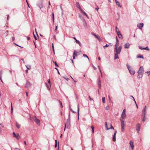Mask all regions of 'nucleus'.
Wrapping results in <instances>:
<instances>
[{
	"label": "nucleus",
	"mask_w": 150,
	"mask_h": 150,
	"mask_svg": "<svg viewBox=\"0 0 150 150\" xmlns=\"http://www.w3.org/2000/svg\"><path fill=\"white\" fill-rule=\"evenodd\" d=\"M126 116V111L125 109H124L122 112V114L121 115V118L120 120L121 122V131L122 132H123L125 128V118Z\"/></svg>",
	"instance_id": "1"
},
{
	"label": "nucleus",
	"mask_w": 150,
	"mask_h": 150,
	"mask_svg": "<svg viewBox=\"0 0 150 150\" xmlns=\"http://www.w3.org/2000/svg\"><path fill=\"white\" fill-rule=\"evenodd\" d=\"M119 50L118 48H115V57L114 59H118L119 57L118 56V54H119L120 53L121 51L119 52Z\"/></svg>",
	"instance_id": "2"
},
{
	"label": "nucleus",
	"mask_w": 150,
	"mask_h": 150,
	"mask_svg": "<svg viewBox=\"0 0 150 150\" xmlns=\"http://www.w3.org/2000/svg\"><path fill=\"white\" fill-rule=\"evenodd\" d=\"M70 120H67L66 123L65 125L64 131H65V128L66 127L67 129H69L70 127Z\"/></svg>",
	"instance_id": "3"
},
{
	"label": "nucleus",
	"mask_w": 150,
	"mask_h": 150,
	"mask_svg": "<svg viewBox=\"0 0 150 150\" xmlns=\"http://www.w3.org/2000/svg\"><path fill=\"white\" fill-rule=\"evenodd\" d=\"M37 5L41 9L43 7L42 1V0H39L37 4Z\"/></svg>",
	"instance_id": "4"
},
{
	"label": "nucleus",
	"mask_w": 150,
	"mask_h": 150,
	"mask_svg": "<svg viewBox=\"0 0 150 150\" xmlns=\"http://www.w3.org/2000/svg\"><path fill=\"white\" fill-rule=\"evenodd\" d=\"M127 69H128L129 73L133 75H134L135 74V71L134 70H132L131 69H130V66L128 64H127Z\"/></svg>",
	"instance_id": "5"
},
{
	"label": "nucleus",
	"mask_w": 150,
	"mask_h": 150,
	"mask_svg": "<svg viewBox=\"0 0 150 150\" xmlns=\"http://www.w3.org/2000/svg\"><path fill=\"white\" fill-rule=\"evenodd\" d=\"M33 120L38 125L40 124V120L38 119H37L36 116H34L33 118Z\"/></svg>",
	"instance_id": "6"
},
{
	"label": "nucleus",
	"mask_w": 150,
	"mask_h": 150,
	"mask_svg": "<svg viewBox=\"0 0 150 150\" xmlns=\"http://www.w3.org/2000/svg\"><path fill=\"white\" fill-rule=\"evenodd\" d=\"M143 72L144 69L143 67L141 66L138 71V73H143Z\"/></svg>",
	"instance_id": "7"
},
{
	"label": "nucleus",
	"mask_w": 150,
	"mask_h": 150,
	"mask_svg": "<svg viewBox=\"0 0 150 150\" xmlns=\"http://www.w3.org/2000/svg\"><path fill=\"white\" fill-rule=\"evenodd\" d=\"M117 34L119 37V38L121 39H122L123 38L120 32L119 31L118 32H117Z\"/></svg>",
	"instance_id": "8"
},
{
	"label": "nucleus",
	"mask_w": 150,
	"mask_h": 150,
	"mask_svg": "<svg viewBox=\"0 0 150 150\" xmlns=\"http://www.w3.org/2000/svg\"><path fill=\"white\" fill-rule=\"evenodd\" d=\"M144 25V24L143 23H140L139 24H138L137 25V27L139 28V29H142V28L143 27Z\"/></svg>",
	"instance_id": "9"
},
{
	"label": "nucleus",
	"mask_w": 150,
	"mask_h": 150,
	"mask_svg": "<svg viewBox=\"0 0 150 150\" xmlns=\"http://www.w3.org/2000/svg\"><path fill=\"white\" fill-rule=\"evenodd\" d=\"M147 108L146 106H145L144 107V108L142 110V114L144 115H146V108Z\"/></svg>",
	"instance_id": "10"
},
{
	"label": "nucleus",
	"mask_w": 150,
	"mask_h": 150,
	"mask_svg": "<svg viewBox=\"0 0 150 150\" xmlns=\"http://www.w3.org/2000/svg\"><path fill=\"white\" fill-rule=\"evenodd\" d=\"M73 38L76 40V43L78 44L80 47H81L82 46V44L80 42L79 40H77L75 37H73Z\"/></svg>",
	"instance_id": "11"
},
{
	"label": "nucleus",
	"mask_w": 150,
	"mask_h": 150,
	"mask_svg": "<svg viewBox=\"0 0 150 150\" xmlns=\"http://www.w3.org/2000/svg\"><path fill=\"white\" fill-rule=\"evenodd\" d=\"M117 132V131L116 130H115V131L114 133V134L113 137H112V140L114 141H115L116 140V135Z\"/></svg>",
	"instance_id": "12"
},
{
	"label": "nucleus",
	"mask_w": 150,
	"mask_h": 150,
	"mask_svg": "<svg viewBox=\"0 0 150 150\" xmlns=\"http://www.w3.org/2000/svg\"><path fill=\"white\" fill-rule=\"evenodd\" d=\"M13 136L15 137H16V139H18L20 137V136L18 134H16L14 132L13 133Z\"/></svg>",
	"instance_id": "13"
},
{
	"label": "nucleus",
	"mask_w": 150,
	"mask_h": 150,
	"mask_svg": "<svg viewBox=\"0 0 150 150\" xmlns=\"http://www.w3.org/2000/svg\"><path fill=\"white\" fill-rule=\"evenodd\" d=\"M140 124L139 123L137 124V128L136 130L137 131V133H139V131L140 130V126H139Z\"/></svg>",
	"instance_id": "14"
},
{
	"label": "nucleus",
	"mask_w": 150,
	"mask_h": 150,
	"mask_svg": "<svg viewBox=\"0 0 150 150\" xmlns=\"http://www.w3.org/2000/svg\"><path fill=\"white\" fill-rule=\"evenodd\" d=\"M130 46V44L129 43H126L124 45V48H129V47Z\"/></svg>",
	"instance_id": "15"
},
{
	"label": "nucleus",
	"mask_w": 150,
	"mask_h": 150,
	"mask_svg": "<svg viewBox=\"0 0 150 150\" xmlns=\"http://www.w3.org/2000/svg\"><path fill=\"white\" fill-rule=\"evenodd\" d=\"M76 52L77 51L76 50H75L74 51V52L73 53V57L74 59H75V56H77V54H76Z\"/></svg>",
	"instance_id": "16"
},
{
	"label": "nucleus",
	"mask_w": 150,
	"mask_h": 150,
	"mask_svg": "<svg viewBox=\"0 0 150 150\" xmlns=\"http://www.w3.org/2000/svg\"><path fill=\"white\" fill-rule=\"evenodd\" d=\"M30 83L28 81H26L25 85V87L26 88H28L30 86Z\"/></svg>",
	"instance_id": "17"
},
{
	"label": "nucleus",
	"mask_w": 150,
	"mask_h": 150,
	"mask_svg": "<svg viewBox=\"0 0 150 150\" xmlns=\"http://www.w3.org/2000/svg\"><path fill=\"white\" fill-rule=\"evenodd\" d=\"M76 6L80 10H81V8L80 6V5L79 4V3L78 2H77L76 3Z\"/></svg>",
	"instance_id": "18"
},
{
	"label": "nucleus",
	"mask_w": 150,
	"mask_h": 150,
	"mask_svg": "<svg viewBox=\"0 0 150 150\" xmlns=\"http://www.w3.org/2000/svg\"><path fill=\"white\" fill-rule=\"evenodd\" d=\"M138 75L137 76V78L139 79L142 77L143 75V73H138Z\"/></svg>",
	"instance_id": "19"
},
{
	"label": "nucleus",
	"mask_w": 150,
	"mask_h": 150,
	"mask_svg": "<svg viewBox=\"0 0 150 150\" xmlns=\"http://www.w3.org/2000/svg\"><path fill=\"white\" fill-rule=\"evenodd\" d=\"M98 86L99 87V88L100 89L101 88V81L100 80L99 78L98 79Z\"/></svg>",
	"instance_id": "20"
},
{
	"label": "nucleus",
	"mask_w": 150,
	"mask_h": 150,
	"mask_svg": "<svg viewBox=\"0 0 150 150\" xmlns=\"http://www.w3.org/2000/svg\"><path fill=\"white\" fill-rule=\"evenodd\" d=\"M129 144L131 147L132 149H133V148L134 147L133 143L132 142L130 141L129 142Z\"/></svg>",
	"instance_id": "21"
},
{
	"label": "nucleus",
	"mask_w": 150,
	"mask_h": 150,
	"mask_svg": "<svg viewBox=\"0 0 150 150\" xmlns=\"http://www.w3.org/2000/svg\"><path fill=\"white\" fill-rule=\"evenodd\" d=\"M115 1L116 4L120 8L121 7V6L120 5V4L119 2L117 1V0H115Z\"/></svg>",
	"instance_id": "22"
},
{
	"label": "nucleus",
	"mask_w": 150,
	"mask_h": 150,
	"mask_svg": "<svg viewBox=\"0 0 150 150\" xmlns=\"http://www.w3.org/2000/svg\"><path fill=\"white\" fill-rule=\"evenodd\" d=\"M3 74V71L2 70H0V80L2 82V80L1 78V76Z\"/></svg>",
	"instance_id": "23"
},
{
	"label": "nucleus",
	"mask_w": 150,
	"mask_h": 150,
	"mask_svg": "<svg viewBox=\"0 0 150 150\" xmlns=\"http://www.w3.org/2000/svg\"><path fill=\"white\" fill-rule=\"evenodd\" d=\"M96 38L98 40L99 42H101L102 41V39L98 35Z\"/></svg>",
	"instance_id": "24"
},
{
	"label": "nucleus",
	"mask_w": 150,
	"mask_h": 150,
	"mask_svg": "<svg viewBox=\"0 0 150 150\" xmlns=\"http://www.w3.org/2000/svg\"><path fill=\"white\" fill-rule=\"evenodd\" d=\"M16 127L18 129H19L21 127V125L20 124H19L17 122H16Z\"/></svg>",
	"instance_id": "25"
},
{
	"label": "nucleus",
	"mask_w": 150,
	"mask_h": 150,
	"mask_svg": "<svg viewBox=\"0 0 150 150\" xmlns=\"http://www.w3.org/2000/svg\"><path fill=\"white\" fill-rule=\"evenodd\" d=\"M137 58H141L142 59H144V57L141 54H138V55Z\"/></svg>",
	"instance_id": "26"
},
{
	"label": "nucleus",
	"mask_w": 150,
	"mask_h": 150,
	"mask_svg": "<svg viewBox=\"0 0 150 150\" xmlns=\"http://www.w3.org/2000/svg\"><path fill=\"white\" fill-rule=\"evenodd\" d=\"M146 119V117L145 115H144V116L143 117V118L142 119V121L143 122H144L145 121Z\"/></svg>",
	"instance_id": "27"
},
{
	"label": "nucleus",
	"mask_w": 150,
	"mask_h": 150,
	"mask_svg": "<svg viewBox=\"0 0 150 150\" xmlns=\"http://www.w3.org/2000/svg\"><path fill=\"white\" fill-rule=\"evenodd\" d=\"M45 84L46 85V86H47V89L48 90H50V85H49V84H48V83H45Z\"/></svg>",
	"instance_id": "28"
},
{
	"label": "nucleus",
	"mask_w": 150,
	"mask_h": 150,
	"mask_svg": "<svg viewBox=\"0 0 150 150\" xmlns=\"http://www.w3.org/2000/svg\"><path fill=\"white\" fill-rule=\"evenodd\" d=\"M25 66H26V68L28 69H30L31 68V66L30 65H27V66L26 65Z\"/></svg>",
	"instance_id": "29"
},
{
	"label": "nucleus",
	"mask_w": 150,
	"mask_h": 150,
	"mask_svg": "<svg viewBox=\"0 0 150 150\" xmlns=\"http://www.w3.org/2000/svg\"><path fill=\"white\" fill-rule=\"evenodd\" d=\"M81 11H82V13L83 14H84L85 15H86L87 17H88V16L87 15L86 13V12H84V11H83L82 9H81Z\"/></svg>",
	"instance_id": "30"
},
{
	"label": "nucleus",
	"mask_w": 150,
	"mask_h": 150,
	"mask_svg": "<svg viewBox=\"0 0 150 150\" xmlns=\"http://www.w3.org/2000/svg\"><path fill=\"white\" fill-rule=\"evenodd\" d=\"M119 42H116L115 45V48H117L119 45Z\"/></svg>",
	"instance_id": "31"
},
{
	"label": "nucleus",
	"mask_w": 150,
	"mask_h": 150,
	"mask_svg": "<svg viewBox=\"0 0 150 150\" xmlns=\"http://www.w3.org/2000/svg\"><path fill=\"white\" fill-rule=\"evenodd\" d=\"M91 127L92 129V133H94V127L93 126H92Z\"/></svg>",
	"instance_id": "32"
},
{
	"label": "nucleus",
	"mask_w": 150,
	"mask_h": 150,
	"mask_svg": "<svg viewBox=\"0 0 150 150\" xmlns=\"http://www.w3.org/2000/svg\"><path fill=\"white\" fill-rule=\"evenodd\" d=\"M58 102L59 105H61L62 108L63 107L62 104V102L59 100H58Z\"/></svg>",
	"instance_id": "33"
},
{
	"label": "nucleus",
	"mask_w": 150,
	"mask_h": 150,
	"mask_svg": "<svg viewBox=\"0 0 150 150\" xmlns=\"http://www.w3.org/2000/svg\"><path fill=\"white\" fill-rule=\"evenodd\" d=\"M78 116L79 117V104H78Z\"/></svg>",
	"instance_id": "34"
},
{
	"label": "nucleus",
	"mask_w": 150,
	"mask_h": 150,
	"mask_svg": "<svg viewBox=\"0 0 150 150\" xmlns=\"http://www.w3.org/2000/svg\"><path fill=\"white\" fill-rule=\"evenodd\" d=\"M102 101L103 103H105V98L103 97L102 98Z\"/></svg>",
	"instance_id": "35"
},
{
	"label": "nucleus",
	"mask_w": 150,
	"mask_h": 150,
	"mask_svg": "<svg viewBox=\"0 0 150 150\" xmlns=\"http://www.w3.org/2000/svg\"><path fill=\"white\" fill-rule=\"evenodd\" d=\"M52 48L53 50L54 53V45H53V43H52Z\"/></svg>",
	"instance_id": "36"
},
{
	"label": "nucleus",
	"mask_w": 150,
	"mask_h": 150,
	"mask_svg": "<svg viewBox=\"0 0 150 150\" xmlns=\"http://www.w3.org/2000/svg\"><path fill=\"white\" fill-rule=\"evenodd\" d=\"M143 49H144V50H146L148 51L149 50V49L148 48V47H144L143 48Z\"/></svg>",
	"instance_id": "37"
},
{
	"label": "nucleus",
	"mask_w": 150,
	"mask_h": 150,
	"mask_svg": "<svg viewBox=\"0 0 150 150\" xmlns=\"http://www.w3.org/2000/svg\"><path fill=\"white\" fill-rule=\"evenodd\" d=\"M113 129V130H114V127H113V126L111 125V127L110 128H107V130H108L109 129Z\"/></svg>",
	"instance_id": "38"
},
{
	"label": "nucleus",
	"mask_w": 150,
	"mask_h": 150,
	"mask_svg": "<svg viewBox=\"0 0 150 150\" xmlns=\"http://www.w3.org/2000/svg\"><path fill=\"white\" fill-rule=\"evenodd\" d=\"M83 56L84 57L87 58H88V60H89V59L88 57L87 56V55H86L85 54H83Z\"/></svg>",
	"instance_id": "39"
},
{
	"label": "nucleus",
	"mask_w": 150,
	"mask_h": 150,
	"mask_svg": "<svg viewBox=\"0 0 150 150\" xmlns=\"http://www.w3.org/2000/svg\"><path fill=\"white\" fill-rule=\"evenodd\" d=\"M92 34L96 38V37H97V36H98L97 35H96V34L95 33H92Z\"/></svg>",
	"instance_id": "40"
},
{
	"label": "nucleus",
	"mask_w": 150,
	"mask_h": 150,
	"mask_svg": "<svg viewBox=\"0 0 150 150\" xmlns=\"http://www.w3.org/2000/svg\"><path fill=\"white\" fill-rule=\"evenodd\" d=\"M118 48L119 50V52L121 51V50L122 48V47L121 46H120L119 47H118Z\"/></svg>",
	"instance_id": "41"
},
{
	"label": "nucleus",
	"mask_w": 150,
	"mask_h": 150,
	"mask_svg": "<svg viewBox=\"0 0 150 150\" xmlns=\"http://www.w3.org/2000/svg\"><path fill=\"white\" fill-rule=\"evenodd\" d=\"M48 84H49V85L50 86H51V83H50V79H49L48 80Z\"/></svg>",
	"instance_id": "42"
},
{
	"label": "nucleus",
	"mask_w": 150,
	"mask_h": 150,
	"mask_svg": "<svg viewBox=\"0 0 150 150\" xmlns=\"http://www.w3.org/2000/svg\"><path fill=\"white\" fill-rule=\"evenodd\" d=\"M67 120H70V113H69V114L68 118V119Z\"/></svg>",
	"instance_id": "43"
},
{
	"label": "nucleus",
	"mask_w": 150,
	"mask_h": 150,
	"mask_svg": "<svg viewBox=\"0 0 150 150\" xmlns=\"http://www.w3.org/2000/svg\"><path fill=\"white\" fill-rule=\"evenodd\" d=\"M54 64L57 67H59L57 63L55 61H54Z\"/></svg>",
	"instance_id": "44"
},
{
	"label": "nucleus",
	"mask_w": 150,
	"mask_h": 150,
	"mask_svg": "<svg viewBox=\"0 0 150 150\" xmlns=\"http://www.w3.org/2000/svg\"><path fill=\"white\" fill-rule=\"evenodd\" d=\"M70 109L73 113H76V112L73 111L71 108H70Z\"/></svg>",
	"instance_id": "45"
},
{
	"label": "nucleus",
	"mask_w": 150,
	"mask_h": 150,
	"mask_svg": "<svg viewBox=\"0 0 150 150\" xmlns=\"http://www.w3.org/2000/svg\"><path fill=\"white\" fill-rule=\"evenodd\" d=\"M33 34L34 37V38H35V40H37L38 38L35 35H34V33H33Z\"/></svg>",
	"instance_id": "46"
},
{
	"label": "nucleus",
	"mask_w": 150,
	"mask_h": 150,
	"mask_svg": "<svg viewBox=\"0 0 150 150\" xmlns=\"http://www.w3.org/2000/svg\"><path fill=\"white\" fill-rule=\"evenodd\" d=\"M109 46V45L106 44L105 45L103 46V47L104 48V47H108Z\"/></svg>",
	"instance_id": "47"
},
{
	"label": "nucleus",
	"mask_w": 150,
	"mask_h": 150,
	"mask_svg": "<svg viewBox=\"0 0 150 150\" xmlns=\"http://www.w3.org/2000/svg\"><path fill=\"white\" fill-rule=\"evenodd\" d=\"M139 48L140 49H141V50H144V49H143V48H142V47L141 46H139Z\"/></svg>",
	"instance_id": "48"
},
{
	"label": "nucleus",
	"mask_w": 150,
	"mask_h": 150,
	"mask_svg": "<svg viewBox=\"0 0 150 150\" xmlns=\"http://www.w3.org/2000/svg\"><path fill=\"white\" fill-rule=\"evenodd\" d=\"M98 68L99 69V70H100V73H101V70H100V66H98Z\"/></svg>",
	"instance_id": "49"
},
{
	"label": "nucleus",
	"mask_w": 150,
	"mask_h": 150,
	"mask_svg": "<svg viewBox=\"0 0 150 150\" xmlns=\"http://www.w3.org/2000/svg\"><path fill=\"white\" fill-rule=\"evenodd\" d=\"M11 112H12V111H13V107H12V103L11 102Z\"/></svg>",
	"instance_id": "50"
},
{
	"label": "nucleus",
	"mask_w": 150,
	"mask_h": 150,
	"mask_svg": "<svg viewBox=\"0 0 150 150\" xmlns=\"http://www.w3.org/2000/svg\"><path fill=\"white\" fill-rule=\"evenodd\" d=\"M133 99L134 101V102L135 103V104H136V105L137 107H138L137 105V104H136V101H135V99H134V98H133Z\"/></svg>",
	"instance_id": "51"
},
{
	"label": "nucleus",
	"mask_w": 150,
	"mask_h": 150,
	"mask_svg": "<svg viewBox=\"0 0 150 150\" xmlns=\"http://www.w3.org/2000/svg\"><path fill=\"white\" fill-rule=\"evenodd\" d=\"M105 127L107 128H108L107 127V123L106 122H105Z\"/></svg>",
	"instance_id": "52"
},
{
	"label": "nucleus",
	"mask_w": 150,
	"mask_h": 150,
	"mask_svg": "<svg viewBox=\"0 0 150 150\" xmlns=\"http://www.w3.org/2000/svg\"><path fill=\"white\" fill-rule=\"evenodd\" d=\"M26 0V2H27V4L28 6V7L30 8V6H29V4H28V1H27V0Z\"/></svg>",
	"instance_id": "53"
},
{
	"label": "nucleus",
	"mask_w": 150,
	"mask_h": 150,
	"mask_svg": "<svg viewBox=\"0 0 150 150\" xmlns=\"http://www.w3.org/2000/svg\"><path fill=\"white\" fill-rule=\"evenodd\" d=\"M99 8L98 6H97V7L95 9L97 11H98V10L99 9Z\"/></svg>",
	"instance_id": "54"
},
{
	"label": "nucleus",
	"mask_w": 150,
	"mask_h": 150,
	"mask_svg": "<svg viewBox=\"0 0 150 150\" xmlns=\"http://www.w3.org/2000/svg\"><path fill=\"white\" fill-rule=\"evenodd\" d=\"M88 98H89V100H91V101H92V100H93V99H92V98L90 97V96H88Z\"/></svg>",
	"instance_id": "55"
},
{
	"label": "nucleus",
	"mask_w": 150,
	"mask_h": 150,
	"mask_svg": "<svg viewBox=\"0 0 150 150\" xmlns=\"http://www.w3.org/2000/svg\"><path fill=\"white\" fill-rule=\"evenodd\" d=\"M9 19V15H8L7 16V20H8Z\"/></svg>",
	"instance_id": "56"
},
{
	"label": "nucleus",
	"mask_w": 150,
	"mask_h": 150,
	"mask_svg": "<svg viewBox=\"0 0 150 150\" xmlns=\"http://www.w3.org/2000/svg\"><path fill=\"white\" fill-rule=\"evenodd\" d=\"M14 150H20L19 148H15L14 149Z\"/></svg>",
	"instance_id": "57"
},
{
	"label": "nucleus",
	"mask_w": 150,
	"mask_h": 150,
	"mask_svg": "<svg viewBox=\"0 0 150 150\" xmlns=\"http://www.w3.org/2000/svg\"><path fill=\"white\" fill-rule=\"evenodd\" d=\"M116 42H119L118 40V38L117 37H116Z\"/></svg>",
	"instance_id": "58"
},
{
	"label": "nucleus",
	"mask_w": 150,
	"mask_h": 150,
	"mask_svg": "<svg viewBox=\"0 0 150 150\" xmlns=\"http://www.w3.org/2000/svg\"><path fill=\"white\" fill-rule=\"evenodd\" d=\"M115 29H116V32L117 33V32H118V31H117V30H118V29L117 28V27H115Z\"/></svg>",
	"instance_id": "59"
},
{
	"label": "nucleus",
	"mask_w": 150,
	"mask_h": 150,
	"mask_svg": "<svg viewBox=\"0 0 150 150\" xmlns=\"http://www.w3.org/2000/svg\"><path fill=\"white\" fill-rule=\"evenodd\" d=\"M93 66L94 70H96V68L94 67L93 65Z\"/></svg>",
	"instance_id": "60"
},
{
	"label": "nucleus",
	"mask_w": 150,
	"mask_h": 150,
	"mask_svg": "<svg viewBox=\"0 0 150 150\" xmlns=\"http://www.w3.org/2000/svg\"><path fill=\"white\" fill-rule=\"evenodd\" d=\"M21 60H22V61H23V63H25V62H24V59H21Z\"/></svg>",
	"instance_id": "61"
},
{
	"label": "nucleus",
	"mask_w": 150,
	"mask_h": 150,
	"mask_svg": "<svg viewBox=\"0 0 150 150\" xmlns=\"http://www.w3.org/2000/svg\"><path fill=\"white\" fill-rule=\"evenodd\" d=\"M27 39L28 40H30V37H28L27 38Z\"/></svg>",
	"instance_id": "62"
},
{
	"label": "nucleus",
	"mask_w": 150,
	"mask_h": 150,
	"mask_svg": "<svg viewBox=\"0 0 150 150\" xmlns=\"http://www.w3.org/2000/svg\"><path fill=\"white\" fill-rule=\"evenodd\" d=\"M108 97L109 98V100L110 101H111V99H110V96H108Z\"/></svg>",
	"instance_id": "63"
},
{
	"label": "nucleus",
	"mask_w": 150,
	"mask_h": 150,
	"mask_svg": "<svg viewBox=\"0 0 150 150\" xmlns=\"http://www.w3.org/2000/svg\"><path fill=\"white\" fill-rule=\"evenodd\" d=\"M105 109L107 110H108L109 109L108 107H106L105 108Z\"/></svg>",
	"instance_id": "64"
}]
</instances>
